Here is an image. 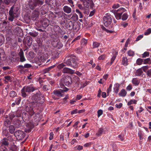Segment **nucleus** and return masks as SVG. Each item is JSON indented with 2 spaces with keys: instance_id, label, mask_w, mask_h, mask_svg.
Here are the masks:
<instances>
[{
  "instance_id": "52",
  "label": "nucleus",
  "mask_w": 151,
  "mask_h": 151,
  "mask_svg": "<svg viewBox=\"0 0 151 151\" xmlns=\"http://www.w3.org/2000/svg\"><path fill=\"white\" fill-rule=\"evenodd\" d=\"M15 116L16 115L14 113H12L9 114V117L11 119H13Z\"/></svg>"
},
{
  "instance_id": "34",
  "label": "nucleus",
  "mask_w": 151,
  "mask_h": 151,
  "mask_svg": "<svg viewBox=\"0 0 151 151\" xmlns=\"http://www.w3.org/2000/svg\"><path fill=\"white\" fill-rule=\"evenodd\" d=\"M76 13L79 14V18H83V15L82 13V12L79 10L78 9H76Z\"/></svg>"
},
{
  "instance_id": "1",
  "label": "nucleus",
  "mask_w": 151,
  "mask_h": 151,
  "mask_svg": "<svg viewBox=\"0 0 151 151\" xmlns=\"http://www.w3.org/2000/svg\"><path fill=\"white\" fill-rule=\"evenodd\" d=\"M41 96V93L38 91L36 94L32 96L31 98L29 99L30 102L26 105L24 108L25 110L30 116H32L35 114L33 107L37 106L38 101L40 99Z\"/></svg>"
},
{
  "instance_id": "60",
  "label": "nucleus",
  "mask_w": 151,
  "mask_h": 151,
  "mask_svg": "<svg viewBox=\"0 0 151 151\" xmlns=\"http://www.w3.org/2000/svg\"><path fill=\"white\" fill-rule=\"evenodd\" d=\"M143 37V35H139L136 38V41H138L140 40Z\"/></svg>"
},
{
  "instance_id": "15",
  "label": "nucleus",
  "mask_w": 151,
  "mask_h": 151,
  "mask_svg": "<svg viewBox=\"0 0 151 151\" xmlns=\"http://www.w3.org/2000/svg\"><path fill=\"white\" fill-rule=\"evenodd\" d=\"M9 145L8 142V139L6 138L3 139L1 143V147H5L4 146H8Z\"/></svg>"
},
{
  "instance_id": "19",
  "label": "nucleus",
  "mask_w": 151,
  "mask_h": 151,
  "mask_svg": "<svg viewBox=\"0 0 151 151\" xmlns=\"http://www.w3.org/2000/svg\"><path fill=\"white\" fill-rule=\"evenodd\" d=\"M127 94V92L125 90L123 89L119 92V96L125 97Z\"/></svg>"
},
{
  "instance_id": "6",
  "label": "nucleus",
  "mask_w": 151,
  "mask_h": 151,
  "mask_svg": "<svg viewBox=\"0 0 151 151\" xmlns=\"http://www.w3.org/2000/svg\"><path fill=\"white\" fill-rule=\"evenodd\" d=\"M68 90L67 88L66 90L59 89L58 90H55L53 91L52 94H54L56 96L58 97H63L64 96V93Z\"/></svg>"
},
{
  "instance_id": "26",
  "label": "nucleus",
  "mask_w": 151,
  "mask_h": 151,
  "mask_svg": "<svg viewBox=\"0 0 151 151\" xmlns=\"http://www.w3.org/2000/svg\"><path fill=\"white\" fill-rule=\"evenodd\" d=\"M143 62V59L138 58L136 60V63L138 65H142Z\"/></svg>"
},
{
  "instance_id": "5",
  "label": "nucleus",
  "mask_w": 151,
  "mask_h": 151,
  "mask_svg": "<svg viewBox=\"0 0 151 151\" xmlns=\"http://www.w3.org/2000/svg\"><path fill=\"white\" fill-rule=\"evenodd\" d=\"M77 60L75 58H70L67 60L65 62V63L67 65L76 68L78 67Z\"/></svg>"
},
{
  "instance_id": "37",
  "label": "nucleus",
  "mask_w": 151,
  "mask_h": 151,
  "mask_svg": "<svg viewBox=\"0 0 151 151\" xmlns=\"http://www.w3.org/2000/svg\"><path fill=\"white\" fill-rule=\"evenodd\" d=\"M30 35L34 37H35L37 36L38 34V33L36 32H29V33Z\"/></svg>"
},
{
  "instance_id": "63",
  "label": "nucleus",
  "mask_w": 151,
  "mask_h": 151,
  "mask_svg": "<svg viewBox=\"0 0 151 151\" xmlns=\"http://www.w3.org/2000/svg\"><path fill=\"white\" fill-rule=\"evenodd\" d=\"M132 88V85H129L126 88V89L128 91H130Z\"/></svg>"
},
{
  "instance_id": "27",
  "label": "nucleus",
  "mask_w": 151,
  "mask_h": 151,
  "mask_svg": "<svg viewBox=\"0 0 151 151\" xmlns=\"http://www.w3.org/2000/svg\"><path fill=\"white\" fill-rule=\"evenodd\" d=\"M14 124L16 127H19L21 126V122L19 120H17L16 121Z\"/></svg>"
},
{
  "instance_id": "2",
  "label": "nucleus",
  "mask_w": 151,
  "mask_h": 151,
  "mask_svg": "<svg viewBox=\"0 0 151 151\" xmlns=\"http://www.w3.org/2000/svg\"><path fill=\"white\" fill-rule=\"evenodd\" d=\"M19 8L13 5L11 7L9 12V16L8 17V20L10 21H13L14 19L19 17Z\"/></svg>"
},
{
  "instance_id": "3",
  "label": "nucleus",
  "mask_w": 151,
  "mask_h": 151,
  "mask_svg": "<svg viewBox=\"0 0 151 151\" xmlns=\"http://www.w3.org/2000/svg\"><path fill=\"white\" fill-rule=\"evenodd\" d=\"M37 89V88L34 87L32 85L25 86L21 90V95L23 97L25 98L27 96L26 92H33Z\"/></svg>"
},
{
  "instance_id": "8",
  "label": "nucleus",
  "mask_w": 151,
  "mask_h": 151,
  "mask_svg": "<svg viewBox=\"0 0 151 151\" xmlns=\"http://www.w3.org/2000/svg\"><path fill=\"white\" fill-rule=\"evenodd\" d=\"M14 135L18 140H22L25 136L24 133L21 130L16 131L14 133Z\"/></svg>"
},
{
  "instance_id": "4",
  "label": "nucleus",
  "mask_w": 151,
  "mask_h": 151,
  "mask_svg": "<svg viewBox=\"0 0 151 151\" xmlns=\"http://www.w3.org/2000/svg\"><path fill=\"white\" fill-rule=\"evenodd\" d=\"M44 3L43 1L40 0H29L28 4L30 9H34L37 6H41Z\"/></svg>"
},
{
  "instance_id": "40",
  "label": "nucleus",
  "mask_w": 151,
  "mask_h": 151,
  "mask_svg": "<svg viewBox=\"0 0 151 151\" xmlns=\"http://www.w3.org/2000/svg\"><path fill=\"white\" fill-rule=\"evenodd\" d=\"M128 17V15L126 13H124L122 17V19L123 20H126Z\"/></svg>"
},
{
  "instance_id": "62",
  "label": "nucleus",
  "mask_w": 151,
  "mask_h": 151,
  "mask_svg": "<svg viewBox=\"0 0 151 151\" xmlns=\"http://www.w3.org/2000/svg\"><path fill=\"white\" fill-rule=\"evenodd\" d=\"M24 67L25 68H28L31 67H32V65L31 64L27 63L24 65Z\"/></svg>"
},
{
  "instance_id": "20",
  "label": "nucleus",
  "mask_w": 151,
  "mask_h": 151,
  "mask_svg": "<svg viewBox=\"0 0 151 151\" xmlns=\"http://www.w3.org/2000/svg\"><path fill=\"white\" fill-rule=\"evenodd\" d=\"M122 64L124 66H126L128 65V60L127 58L123 57L122 60Z\"/></svg>"
},
{
  "instance_id": "45",
  "label": "nucleus",
  "mask_w": 151,
  "mask_h": 151,
  "mask_svg": "<svg viewBox=\"0 0 151 151\" xmlns=\"http://www.w3.org/2000/svg\"><path fill=\"white\" fill-rule=\"evenodd\" d=\"M151 33V29L149 28L147 29L144 32V35H147Z\"/></svg>"
},
{
  "instance_id": "41",
  "label": "nucleus",
  "mask_w": 151,
  "mask_h": 151,
  "mask_svg": "<svg viewBox=\"0 0 151 151\" xmlns=\"http://www.w3.org/2000/svg\"><path fill=\"white\" fill-rule=\"evenodd\" d=\"M112 86V84H110L109 87L107 90V95L108 96L109 95V93L111 91Z\"/></svg>"
},
{
  "instance_id": "58",
  "label": "nucleus",
  "mask_w": 151,
  "mask_h": 151,
  "mask_svg": "<svg viewBox=\"0 0 151 151\" xmlns=\"http://www.w3.org/2000/svg\"><path fill=\"white\" fill-rule=\"evenodd\" d=\"M146 74L149 77L151 78V68L147 71Z\"/></svg>"
},
{
  "instance_id": "53",
  "label": "nucleus",
  "mask_w": 151,
  "mask_h": 151,
  "mask_svg": "<svg viewBox=\"0 0 151 151\" xmlns=\"http://www.w3.org/2000/svg\"><path fill=\"white\" fill-rule=\"evenodd\" d=\"M149 55V53L148 52H145L142 55V57L144 58L146 57H148Z\"/></svg>"
},
{
  "instance_id": "56",
  "label": "nucleus",
  "mask_w": 151,
  "mask_h": 151,
  "mask_svg": "<svg viewBox=\"0 0 151 151\" xmlns=\"http://www.w3.org/2000/svg\"><path fill=\"white\" fill-rule=\"evenodd\" d=\"M21 98L20 97H19L18 98H17L16 99V101H15V103L17 105H19L21 101Z\"/></svg>"
},
{
  "instance_id": "33",
  "label": "nucleus",
  "mask_w": 151,
  "mask_h": 151,
  "mask_svg": "<svg viewBox=\"0 0 151 151\" xmlns=\"http://www.w3.org/2000/svg\"><path fill=\"white\" fill-rule=\"evenodd\" d=\"M137 101L135 99H131L127 103V105L129 106L133 104H136Z\"/></svg>"
},
{
  "instance_id": "54",
  "label": "nucleus",
  "mask_w": 151,
  "mask_h": 151,
  "mask_svg": "<svg viewBox=\"0 0 151 151\" xmlns=\"http://www.w3.org/2000/svg\"><path fill=\"white\" fill-rule=\"evenodd\" d=\"M103 111L101 109L97 111L98 117H99L101 115L103 114Z\"/></svg>"
},
{
  "instance_id": "61",
  "label": "nucleus",
  "mask_w": 151,
  "mask_h": 151,
  "mask_svg": "<svg viewBox=\"0 0 151 151\" xmlns=\"http://www.w3.org/2000/svg\"><path fill=\"white\" fill-rule=\"evenodd\" d=\"M105 57H106V55H104V54L102 55H101L98 58V60H103L105 58Z\"/></svg>"
},
{
  "instance_id": "13",
  "label": "nucleus",
  "mask_w": 151,
  "mask_h": 151,
  "mask_svg": "<svg viewBox=\"0 0 151 151\" xmlns=\"http://www.w3.org/2000/svg\"><path fill=\"white\" fill-rule=\"evenodd\" d=\"M75 71L68 68H64L62 70V72L64 73H69L72 74L74 73Z\"/></svg>"
},
{
  "instance_id": "42",
  "label": "nucleus",
  "mask_w": 151,
  "mask_h": 151,
  "mask_svg": "<svg viewBox=\"0 0 151 151\" xmlns=\"http://www.w3.org/2000/svg\"><path fill=\"white\" fill-rule=\"evenodd\" d=\"M71 19L74 21H77L78 19V16L76 14H75L73 15Z\"/></svg>"
},
{
  "instance_id": "57",
  "label": "nucleus",
  "mask_w": 151,
  "mask_h": 151,
  "mask_svg": "<svg viewBox=\"0 0 151 151\" xmlns=\"http://www.w3.org/2000/svg\"><path fill=\"white\" fill-rule=\"evenodd\" d=\"M149 67L148 66L146 65V66H143L142 68V70H143L144 71V72H146V71H147V70L148 69Z\"/></svg>"
},
{
  "instance_id": "36",
  "label": "nucleus",
  "mask_w": 151,
  "mask_h": 151,
  "mask_svg": "<svg viewBox=\"0 0 151 151\" xmlns=\"http://www.w3.org/2000/svg\"><path fill=\"white\" fill-rule=\"evenodd\" d=\"M151 62V60L150 58L143 59V64H149Z\"/></svg>"
},
{
  "instance_id": "11",
  "label": "nucleus",
  "mask_w": 151,
  "mask_h": 151,
  "mask_svg": "<svg viewBox=\"0 0 151 151\" xmlns=\"http://www.w3.org/2000/svg\"><path fill=\"white\" fill-rule=\"evenodd\" d=\"M18 55L19 57L20 61L21 62H23L26 60L25 57L24 55V53L22 50L21 49L20 50V52L18 53Z\"/></svg>"
},
{
  "instance_id": "24",
  "label": "nucleus",
  "mask_w": 151,
  "mask_h": 151,
  "mask_svg": "<svg viewBox=\"0 0 151 151\" xmlns=\"http://www.w3.org/2000/svg\"><path fill=\"white\" fill-rule=\"evenodd\" d=\"M126 11V10L124 8L121 7L116 10V12H119L120 14H122L124 12Z\"/></svg>"
},
{
  "instance_id": "46",
  "label": "nucleus",
  "mask_w": 151,
  "mask_h": 151,
  "mask_svg": "<svg viewBox=\"0 0 151 151\" xmlns=\"http://www.w3.org/2000/svg\"><path fill=\"white\" fill-rule=\"evenodd\" d=\"M116 85L117 86L115 87V88H114V92L115 93H118L119 91V87L120 86V85L118 84H116Z\"/></svg>"
},
{
  "instance_id": "21",
  "label": "nucleus",
  "mask_w": 151,
  "mask_h": 151,
  "mask_svg": "<svg viewBox=\"0 0 151 151\" xmlns=\"http://www.w3.org/2000/svg\"><path fill=\"white\" fill-rule=\"evenodd\" d=\"M73 81L76 84L79 85L80 83L79 78L76 76H75L73 78Z\"/></svg>"
},
{
  "instance_id": "16",
  "label": "nucleus",
  "mask_w": 151,
  "mask_h": 151,
  "mask_svg": "<svg viewBox=\"0 0 151 151\" xmlns=\"http://www.w3.org/2000/svg\"><path fill=\"white\" fill-rule=\"evenodd\" d=\"M63 10L64 12L67 14H70L72 12L71 8L68 6H64L63 8Z\"/></svg>"
},
{
  "instance_id": "17",
  "label": "nucleus",
  "mask_w": 151,
  "mask_h": 151,
  "mask_svg": "<svg viewBox=\"0 0 151 151\" xmlns=\"http://www.w3.org/2000/svg\"><path fill=\"white\" fill-rule=\"evenodd\" d=\"M27 44L28 46H30L32 42V39L30 36H27L26 37Z\"/></svg>"
},
{
  "instance_id": "59",
  "label": "nucleus",
  "mask_w": 151,
  "mask_h": 151,
  "mask_svg": "<svg viewBox=\"0 0 151 151\" xmlns=\"http://www.w3.org/2000/svg\"><path fill=\"white\" fill-rule=\"evenodd\" d=\"M4 78L6 80H7L8 81H10V82L11 81V77L9 76H5L4 77Z\"/></svg>"
},
{
  "instance_id": "23",
  "label": "nucleus",
  "mask_w": 151,
  "mask_h": 151,
  "mask_svg": "<svg viewBox=\"0 0 151 151\" xmlns=\"http://www.w3.org/2000/svg\"><path fill=\"white\" fill-rule=\"evenodd\" d=\"M39 12L38 11H34L32 13V17L33 18H36L39 16ZM35 19H36V18Z\"/></svg>"
},
{
  "instance_id": "64",
  "label": "nucleus",
  "mask_w": 151,
  "mask_h": 151,
  "mask_svg": "<svg viewBox=\"0 0 151 151\" xmlns=\"http://www.w3.org/2000/svg\"><path fill=\"white\" fill-rule=\"evenodd\" d=\"M54 134L53 133V132H51L50 133V137L49 139L50 140H52Z\"/></svg>"
},
{
  "instance_id": "10",
  "label": "nucleus",
  "mask_w": 151,
  "mask_h": 151,
  "mask_svg": "<svg viewBox=\"0 0 151 151\" xmlns=\"http://www.w3.org/2000/svg\"><path fill=\"white\" fill-rule=\"evenodd\" d=\"M81 1L83 4L84 6L86 8H88L89 6H91V5H92L93 2L92 0H80Z\"/></svg>"
},
{
  "instance_id": "9",
  "label": "nucleus",
  "mask_w": 151,
  "mask_h": 151,
  "mask_svg": "<svg viewBox=\"0 0 151 151\" xmlns=\"http://www.w3.org/2000/svg\"><path fill=\"white\" fill-rule=\"evenodd\" d=\"M63 81L65 86H69L71 84L72 81L71 78L69 76H65L63 78Z\"/></svg>"
},
{
  "instance_id": "39",
  "label": "nucleus",
  "mask_w": 151,
  "mask_h": 151,
  "mask_svg": "<svg viewBox=\"0 0 151 151\" xmlns=\"http://www.w3.org/2000/svg\"><path fill=\"white\" fill-rule=\"evenodd\" d=\"M100 43L97 42H93V48L98 47L100 45Z\"/></svg>"
},
{
  "instance_id": "44",
  "label": "nucleus",
  "mask_w": 151,
  "mask_h": 151,
  "mask_svg": "<svg viewBox=\"0 0 151 151\" xmlns=\"http://www.w3.org/2000/svg\"><path fill=\"white\" fill-rule=\"evenodd\" d=\"M4 37L2 35L0 36V46H1L4 42Z\"/></svg>"
},
{
  "instance_id": "18",
  "label": "nucleus",
  "mask_w": 151,
  "mask_h": 151,
  "mask_svg": "<svg viewBox=\"0 0 151 151\" xmlns=\"http://www.w3.org/2000/svg\"><path fill=\"white\" fill-rule=\"evenodd\" d=\"M132 83L135 86H138L140 83V81L137 78H134L132 79Z\"/></svg>"
},
{
  "instance_id": "48",
  "label": "nucleus",
  "mask_w": 151,
  "mask_h": 151,
  "mask_svg": "<svg viewBox=\"0 0 151 151\" xmlns=\"http://www.w3.org/2000/svg\"><path fill=\"white\" fill-rule=\"evenodd\" d=\"M128 54L129 56H132L134 55V53L133 51L131 50H130L128 51Z\"/></svg>"
},
{
  "instance_id": "55",
  "label": "nucleus",
  "mask_w": 151,
  "mask_h": 151,
  "mask_svg": "<svg viewBox=\"0 0 151 151\" xmlns=\"http://www.w3.org/2000/svg\"><path fill=\"white\" fill-rule=\"evenodd\" d=\"M10 150L12 151H17V147L16 145H13L10 148Z\"/></svg>"
},
{
  "instance_id": "51",
  "label": "nucleus",
  "mask_w": 151,
  "mask_h": 151,
  "mask_svg": "<svg viewBox=\"0 0 151 151\" xmlns=\"http://www.w3.org/2000/svg\"><path fill=\"white\" fill-rule=\"evenodd\" d=\"M138 135L140 140H142L143 139V134L141 131H140L138 132Z\"/></svg>"
},
{
  "instance_id": "14",
  "label": "nucleus",
  "mask_w": 151,
  "mask_h": 151,
  "mask_svg": "<svg viewBox=\"0 0 151 151\" xmlns=\"http://www.w3.org/2000/svg\"><path fill=\"white\" fill-rule=\"evenodd\" d=\"M7 24V22L6 21L0 23V31H4L6 30Z\"/></svg>"
},
{
  "instance_id": "22",
  "label": "nucleus",
  "mask_w": 151,
  "mask_h": 151,
  "mask_svg": "<svg viewBox=\"0 0 151 151\" xmlns=\"http://www.w3.org/2000/svg\"><path fill=\"white\" fill-rule=\"evenodd\" d=\"M143 73L142 69V68H140L137 69L136 72V75L137 76H140Z\"/></svg>"
},
{
  "instance_id": "29",
  "label": "nucleus",
  "mask_w": 151,
  "mask_h": 151,
  "mask_svg": "<svg viewBox=\"0 0 151 151\" xmlns=\"http://www.w3.org/2000/svg\"><path fill=\"white\" fill-rule=\"evenodd\" d=\"M104 129L102 128H100L98 131L97 134L98 136H100L101 134H104Z\"/></svg>"
},
{
  "instance_id": "32",
  "label": "nucleus",
  "mask_w": 151,
  "mask_h": 151,
  "mask_svg": "<svg viewBox=\"0 0 151 151\" xmlns=\"http://www.w3.org/2000/svg\"><path fill=\"white\" fill-rule=\"evenodd\" d=\"M9 95L10 97L14 98L17 96V93L15 91H12L9 93Z\"/></svg>"
},
{
  "instance_id": "47",
  "label": "nucleus",
  "mask_w": 151,
  "mask_h": 151,
  "mask_svg": "<svg viewBox=\"0 0 151 151\" xmlns=\"http://www.w3.org/2000/svg\"><path fill=\"white\" fill-rule=\"evenodd\" d=\"M77 6L78 7L81 11H85V9L83 7V6L82 4H77Z\"/></svg>"
},
{
  "instance_id": "43",
  "label": "nucleus",
  "mask_w": 151,
  "mask_h": 151,
  "mask_svg": "<svg viewBox=\"0 0 151 151\" xmlns=\"http://www.w3.org/2000/svg\"><path fill=\"white\" fill-rule=\"evenodd\" d=\"M63 44L61 42H58L57 43L56 47L59 49L63 47Z\"/></svg>"
},
{
  "instance_id": "25",
  "label": "nucleus",
  "mask_w": 151,
  "mask_h": 151,
  "mask_svg": "<svg viewBox=\"0 0 151 151\" xmlns=\"http://www.w3.org/2000/svg\"><path fill=\"white\" fill-rule=\"evenodd\" d=\"M15 130L14 127L13 125H10L9 127V131L10 133L13 134L14 133Z\"/></svg>"
},
{
  "instance_id": "49",
  "label": "nucleus",
  "mask_w": 151,
  "mask_h": 151,
  "mask_svg": "<svg viewBox=\"0 0 151 151\" xmlns=\"http://www.w3.org/2000/svg\"><path fill=\"white\" fill-rule=\"evenodd\" d=\"M39 115L38 114H36L34 116L33 118L34 121L35 122H37L39 120V117L37 115Z\"/></svg>"
},
{
  "instance_id": "30",
  "label": "nucleus",
  "mask_w": 151,
  "mask_h": 151,
  "mask_svg": "<svg viewBox=\"0 0 151 151\" xmlns=\"http://www.w3.org/2000/svg\"><path fill=\"white\" fill-rule=\"evenodd\" d=\"M4 50L0 48V58H4Z\"/></svg>"
},
{
  "instance_id": "12",
  "label": "nucleus",
  "mask_w": 151,
  "mask_h": 151,
  "mask_svg": "<svg viewBox=\"0 0 151 151\" xmlns=\"http://www.w3.org/2000/svg\"><path fill=\"white\" fill-rule=\"evenodd\" d=\"M118 52L116 51H114L112 53V56L111 58L110 62H108L107 64H109L111 65L113 63V62L115 60L117 55H118Z\"/></svg>"
},
{
  "instance_id": "7",
  "label": "nucleus",
  "mask_w": 151,
  "mask_h": 151,
  "mask_svg": "<svg viewBox=\"0 0 151 151\" xmlns=\"http://www.w3.org/2000/svg\"><path fill=\"white\" fill-rule=\"evenodd\" d=\"M112 19L110 15H106L103 17V22L104 25L108 27L111 23Z\"/></svg>"
},
{
  "instance_id": "50",
  "label": "nucleus",
  "mask_w": 151,
  "mask_h": 151,
  "mask_svg": "<svg viewBox=\"0 0 151 151\" xmlns=\"http://www.w3.org/2000/svg\"><path fill=\"white\" fill-rule=\"evenodd\" d=\"M81 45L83 47L86 44L87 41L85 39H83L81 40Z\"/></svg>"
},
{
  "instance_id": "31",
  "label": "nucleus",
  "mask_w": 151,
  "mask_h": 151,
  "mask_svg": "<svg viewBox=\"0 0 151 151\" xmlns=\"http://www.w3.org/2000/svg\"><path fill=\"white\" fill-rule=\"evenodd\" d=\"M28 129L30 128L32 129L34 127V125L31 122H29L26 125Z\"/></svg>"
},
{
  "instance_id": "38",
  "label": "nucleus",
  "mask_w": 151,
  "mask_h": 151,
  "mask_svg": "<svg viewBox=\"0 0 151 151\" xmlns=\"http://www.w3.org/2000/svg\"><path fill=\"white\" fill-rule=\"evenodd\" d=\"M115 17L117 19H119L121 18L122 17V14H120L119 13L116 12L115 14Z\"/></svg>"
},
{
  "instance_id": "35",
  "label": "nucleus",
  "mask_w": 151,
  "mask_h": 151,
  "mask_svg": "<svg viewBox=\"0 0 151 151\" xmlns=\"http://www.w3.org/2000/svg\"><path fill=\"white\" fill-rule=\"evenodd\" d=\"M66 66V65L65 63L64 62V63H62L58 65L57 66V68L58 69L60 70Z\"/></svg>"
},
{
  "instance_id": "28",
  "label": "nucleus",
  "mask_w": 151,
  "mask_h": 151,
  "mask_svg": "<svg viewBox=\"0 0 151 151\" xmlns=\"http://www.w3.org/2000/svg\"><path fill=\"white\" fill-rule=\"evenodd\" d=\"M22 111L21 110H17L15 113L16 116L17 117H20L21 116Z\"/></svg>"
}]
</instances>
